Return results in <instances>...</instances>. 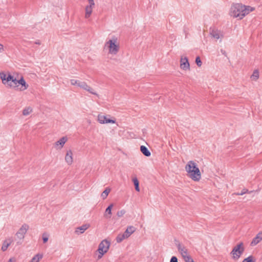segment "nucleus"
Listing matches in <instances>:
<instances>
[{"label":"nucleus","mask_w":262,"mask_h":262,"mask_svg":"<svg viewBox=\"0 0 262 262\" xmlns=\"http://www.w3.org/2000/svg\"><path fill=\"white\" fill-rule=\"evenodd\" d=\"M254 10V7L237 3L231 6L229 14L231 17L242 19Z\"/></svg>","instance_id":"f257e3e1"},{"label":"nucleus","mask_w":262,"mask_h":262,"mask_svg":"<svg viewBox=\"0 0 262 262\" xmlns=\"http://www.w3.org/2000/svg\"><path fill=\"white\" fill-rule=\"evenodd\" d=\"M4 51V47L0 43V53H2Z\"/></svg>","instance_id":"4c0bfd02"},{"label":"nucleus","mask_w":262,"mask_h":262,"mask_svg":"<svg viewBox=\"0 0 262 262\" xmlns=\"http://www.w3.org/2000/svg\"><path fill=\"white\" fill-rule=\"evenodd\" d=\"M242 262H254L252 256H249L245 258Z\"/></svg>","instance_id":"473e14b6"},{"label":"nucleus","mask_w":262,"mask_h":262,"mask_svg":"<svg viewBox=\"0 0 262 262\" xmlns=\"http://www.w3.org/2000/svg\"><path fill=\"white\" fill-rule=\"evenodd\" d=\"M7 262H15V259L14 258H10Z\"/></svg>","instance_id":"58836bf2"},{"label":"nucleus","mask_w":262,"mask_h":262,"mask_svg":"<svg viewBox=\"0 0 262 262\" xmlns=\"http://www.w3.org/2000/svg\"><path fill=\"white\" fill-rule=\"evenodd\" d=\"M247 192H248V190L244 189L241 191V192H239V193L237 192V193H235V194L237 195H243L245 194V193H246Z\"/></svg>","instance_id":"f704fd0d"},{"label":"nucleus","mask_w":262,"mask_h":262,"mask_svg":"<svg viewBox=\"0 0 262 262\" xmlns=\"http://www.w3.org/2000/svg\"><path fill=\"white\" fill-rule=\"evenodd\" d=\"M97 120L101 124L116 123V120L114 118H111L110 115H105L102 113L98 115Z\"/></svg>","instance_id":"0eeeda50"},{"label":"nucleus","mask_w":262,"mask_h":262,"mask_svg":"<svg viewBox=\"0 0 262 262\" xmlns=\"http://www.w3.org/2000/svg\"><path fill=\"white\" fill-rule=\"evenodd\" d=\"M135 228L133 226H128L124 232L129 237L135 231Z\"/></svg>","instance_id":"4be33fe9"},{"label":"nucleus","mask_w":262,"mask_h":262,"mask_svg":"<svg viewBox=\"0 0 262 262\" xmlns=\"http://www.w3.org/2000/svg\"><path fill=\"white\" fill-rule=\"evenodd\" d=\"M88 2H89V4L88 5H90V6H92L94 7L95 3H94V0H88Z\"/></svg>","instance_id":"e433bc0d"},{"label":"nucleus","mask_w":262,"mask_h":262,"mask_svg":"<svg viewBox=\"0 0 262 262\" xmlns=\"http://www.w3.org/2000/svg\"><path fill=\"white\" fill-rule=\"evenodd\" d=\"M259 77V72L258 70H254L251 78L252 80H256Z\"/></svg>","instance_id":"cd10ccee"},{"label":"nucleus","mask_w":262,"mask_h":262,"mask_svg":"<svg viewBox=\"0 0 262 262\" xmlns=\"http://www.w3.org/2000/svg\"><path fill=\"white\" fill-rule=\"evenodd\" d=\"M133 182L135 185V189L137 191H140L139 188V183L137 178H134L133 179Z\"/></svg>","instance_id":"bb28decb"},{"label":"nucleus","mask_w":262,"mask_h":262,"mask_svg":"<svg viewBox=\"0 0 262 262\" xmlns=\"http://www.w3.org/2000/svg\"><path fill=\"white\" fill-rule=\"evenodd\" d=\"M212 37L217 40L221 39V40L224 37V33L220 30L217 29H212L210 33Z\"/></svg>","instance_id":"9d476101"},{"label":"nucleus","mask_w":262,"mask_h":262,"mask_svg":"<svg viewBox=\"0 0 262 262\" xmlns=\"http://www.w3.org/2000/svg\"><path fill=\"white\" fill-rule=\"evenodd\" d=\"M120 42L118 38L115 36L108 39L104 43V49L107 51L108 54L116 55L120 51Z\"/></svg>","instance_id":"f03ea898"},{"label":"nucleus","mask_w":262,"mask_h":262,"mask_svg":"<svg viewBox=\"0 0 262 262\" xmlns=\"http://www.w3.org/2000/svg\"><path fill=\"white\" fill-rule=\"evenodd\" d=\"M178 251L183 258L189 255L187 248L184 245L179 244L177 246Z\"/></svg>","instance_id":"f8f14e48"},{"label":"nucleus","mask_w":262,"mask_h":262,"mask_svg":"<svg viewBox=\"0 0 262 262\" xmlns=\"http://www.w3.org/2000/svg\"><path fill=\"white\" fill-rule=\"evenodd\" d=\"M73 162V154L71 150L67 151V164L71 165Z\"/></svg>","instance_id":"6ab92c4d"},{"label":"nucleus","mask_w":262,"mask_h":262,"mask_svg":"<svg viewBox=\"0 0 262 262\" xmlns=\"http://www.w3.org/2000/svg\"><path fill=\"white\" fill-rule=\"evenodd\" d=\"M125 212H126V211L125 210L122 209L117 212V215L118 217H122V216H123L125 214Z\"/></svg>","instance_id":"7c9ffc66"},{"label":"nucleus","mask_w":262,"mask_h":262,"mask_svg":"<svg viewBox=\"0 0 262 262\" xmlns=\"http://www.w3.org/2000/svg\"><path fill=\"white\" fill-rule=\"evenodd\" d=\"M124 239V238H123V236H122V234H118V236H117L116 238V242L118 243H121Z\"/></svg>","instance_id":"c85d7f7f"},{"label":"nucleus","mask_w":262,"mask_h":262,"mask_svg":"<svg viewBox=\"0 0 262 262\" xmlns=\"http://www.w3.org/2000/svg\"><path fill=\"white\" fill-rule=\"evenodd\" d=\"M90 227L89 224H84L80 227L76 228L75 232L78 234L83 233Z\"/></svg>","instance_id":"aec40b11"},{"label":"nucleus","mask_w":262,"mask_h":262,"mask_svg":"<svg viewBox=\"0 0 262 262\" xmlns=\"http://www.w3.org/2000/svg\"><path fill=\"white\" fill-rule=\"evenodd\" d=\"M110 243L106 239L103 240L99 245L98 251L99 255L98 258L100 259L102 256L106 253L110 247Z\"/></svg>","instance_id":"423d86ee"},{"label":"nucleus","mask_w":262,"mask_h":262,"mask_svg":"<svg viewBox=\"0 0 262 262\" xmlns=\"http://www.w3.org/2000/svg\"><path fill=\"white\" fill-rule=\"evenodd\" d=\"M221 52H222V53L223 54H224V52H223V50H221Z\"/></svg>","instance_id":"a19ab883"},{"label":"nucleus","mask_w":262,"mask_h":262,"mask_svg":"<svg viewBox=\"0 0 262 262\" xmlns=\"http://www.w3.org/2000/svg\"><path fill=\"white\" fill-rule=\"evenodd\" d=\"M29 228V225L25 224H23L16 233L17 237L20 239H24Z\"/></svg>","instance_id":"6e6552de"},{"label":"nucleus","mask_w":262,"mask_h":262,"mask_svg":"<svg viewBox=\"0 0 262 262\" xmlns=\"http://www.w3.org/2000/svg\"><path fill=\"white\" fill-rule=\"evenodd\" d=\"M0 78L2 81L3 84L4 85H7L10 88L13 86L12 84V82H9L8 79V75H7L6 73L3 72H0Z\"/></svg>","instance_id":"9b49d317"},{"label":"nucleus","mask_w":262,"mask_h":262,"mask_svg":"<svg viewBox=\"0 0 262 262\" xmlns=\"http://www.w3.org/2000/svg\"><path fill=\"white\" fill-rule=\"evenodd\" d=\"M110 191L111 189L110 188H106L101 193L102 198L103 200L107 198Z\"/></svg>","instance_id":"393cba45"},{"label":"nucleus","mask_w":262,"mask_h":262,"mask_svg":"<svg viewBox=\"0 0 262 262\" xmlns=\"http://www.w3.org/2000/svg\"><path fill=\"white\" fill-rule=\"evenodd\" d=\"M244 243L243 242L238 243L233 247L230 253L232 258L235 260L238 259L241 255L244 253Z\"/></svg>","instance_id":"39448f33"},{"label":"nucleus","mask_w":262,"mask_h":262,"mask_svg":"<svg viewBox=\"0 0 262 262\" xmlns=\"http://www.w3.org/2000/svg\"><path fill=\"white\" fill-rule=\"evenodd\" d=\"M195 62L199 67H201L202 66V61L200 57L198 56L196 58Z\"/></svg>","instance_id":"72a5a7b5"},{"label":"nucleus","mask_w":262,"mask_h":262,"mask_svg":"<svg viewBox=\"0 0 262 262\" xmlns=\"http://www.w3.org/2000/svg\"><path fill=\"white\" fill-rule=\"evenodd\" d=\"M48 237L49 235L46 233H45L42 234V239L44 243H46L48 241Z\"/></svg>","instance_id":"2f4dec72"},{"label":"nucleus","mask_w":262,"mask_h":262,"mask_svg":"<svg viewBox=\"0 0 262 262\" xmlns=\"http://www.w3.org/2000/svg\"><path fill=\"white\" fill-rule=\"evenodd\" d=\"M140 150L142 153L146 157H149L151 155L150 152L148 150L147 148L144 145L141 146Z\"/></svg>","instance_id":"b1692460"},{"label":"nucleus","mask_w":262,"mask_h":262,"mask_svg":"<svg viewBox=\"0 0 262 262\" xmlns=\"http://www.w3.org/2000/svg\"><path fill=\"white\" fill-rule=\"evenodd\" d=\"M262 241V231L257 233L256 236L252 239L250 245L251 246H255L259 243Z\"/></svg>","instance_id":"4468645a"},{"label":"nucleus","mask_w":262,"mask_h":262,"mask_svg":"<svg viewBox=\"0 0 262 262\" xmlns=\"http://www.w3.org/2000/svg\"><path fill=\"white\" fill-rule=\"evenodd\" d=\"M32 112V108L31 107H27L23 111L24 116H28Z\"/></svg>","instance_id":"a878e982"},{"label":"nucleus","mask_w":262,"mask_h":262,"mask_svg":"<svg viewBox=\"0 0 262 262\" xmlns=\"http://www.w3.org/2000/svg\"><path fill=\"white\" fill-rule=\"evenodd\" d=\"M70 82L72 85L82 89L91 94L99 97V95L95 90L91 86L89 85L85 81H80L76 79H72L70 80Z\"/></svg>","instance_id":"20e7f679"},{"label":"nucleus","mask_w":262,"mask_h":262,"mask_svg":"<svg viewBox=\"0 0 262 262\" xmlns=\"http://www.w3.org/2000/svg\"><path fill=\"white\" fill-rule=\"evenodd\" d=\"M180 68L181 69L186 71L190 69V64L188 59L186 56H181L180 60Z\"/></svg>","instance_id":"1a4fd4ad"},{"label":"nucleus","mask_w":262,"mask_h":262,"mask_svg":"<svg viewBox=\"0 0 262 262\" xmlns=\"http://www.w3.org/2000/svg\"><path fill=\"white\" fill-rule=\"evenodd\" d=\"M170 262H178V259L176 256H172L171 258Z\"/></svg>","instance_id":"c9c22d12"},{"label":"nucleus","mask_w":262,"mask_h":262,"mask_svg":"<svg viewBox=\"0 0 262 262\" xmlns=\"http://www.w3.org/2000/svg\"><path fill=\"white\" fill-rule=\"evenodd\" d=\"M43 255L41 253H37L35 255L29 262H39L42 258Z\"/></svg>","instance_id":"5701e85b"},{"label":"nucleus","mask_w":262,"mask_h":262,"mask_svg":"<svg viewBox=\"0 0 262 262\" xmlns=\"http://www.w3.org/2000/svg\"><path fill=\"white\" fill-rule=\"evenodd\" d=\"M94 7V6H90V5H88L85 7V18H88L91 16Z\"/></svg>","instance_id":"412c9836"},{"label":"nucleus","mask_w":262,"mask_h":262,"mask_svg":"<svg viewBox=\"0 0 262 262\" xmlns=\"http://www.w3.org/2000/svg\"><path fill=\"white\" fill-rule=\"evenodd\" d=\"M122 235L123 236L124 239L128 237V236H127V235H126L124 233H122Z\"/></svg>","instance_id":"ea45409f"},{"label":"nucleus","mask_w":262,"mask_h":262,"mask_svg":"<svg viewBox=\"0 0 262 262\" xmlns=\"http://www.w3.org/2000/svg\"><path fill=\"white\" fill-rule=\"evenodd\" d=\"M18 84L21 85L19 89L20 91H24L27 90L29 87V85L26 83L23 76L19 79Z\"/></svg>","instance_id":"2eb2a0df"},{"label":"nucleus","mask_w":262,"mask_h":262,"mask_svg":"<svg viewBox=\"0 0 262 262\" xmlns=\"http://www.w3.org/2000/svg\"><path fill=\"white\" fill-rule=\"evenodd\" d=\"M9 82H12V84L13 85L12 88H14L17 86V84H18L19 79L17 80L14 76H12L10 74H8V79Z\"/></svg>","instance_id":"a211bd4d"},{"label":"nucleus","mask_w":262,"mask_h":262,"mask_svg":"<svg viewBox=\"0 0 262 262\" xmlns=\"http://www.w3.org/2000/svg\"><path fill=\"white\" fill-rule=\"evenodd\" d=\"M66 143V139L64 137L62 138L55 144V148L58 150L61 149Z\"/></svg>","instance_id":"dca6fc26"},{"label":"nucleus","mask_w":262,"mask_h":262,"mask_svg":"<svg viewBox=\"0 0 262 262\" xmlns=\"http://www.w3.org/2000/svg\"><path fill=\"white\" fill-rule=\"evenodd\" d=\"M183 258L185 262H194L189 254Z\"/></svg>","instance_id":"c756f323"},{"label":"nucleus","mask_w":262,"mask_h":262,"mask_svg":"<svg viewBox=\"0 0 262 262\" xmlns=\"http://www.w3.org/2000/svg\"><path fill=\"white\" fill-rule=\"evenodd\" d=\"M188 176L194 181H199L201 178V173L196 164L193 161H189L185 166Z\"/></svg>","instance_id":"7ed1b4c3"},{"label":"nucleus","mask_w":262,"mask_h":262,"mask_svg":"<svg viewBox=\"0 0 262 262\" xmlns=\"http://www.w3.org/2000/svg\"><path fill=\"white\" fill-rule=\"evenodd\" d=\"M12 243L13 239L12 238H6L3 242L1 247V250L3 252L6 251L9 247V246H10Z\"/></svg>","instance_id":"ddd939ff"},{"label":"nucleus","mask_w":262,"mask_h":262,"mask_svg":"<svg viewBox=\"0 0 262 262\" xmlns=\"http://www.w3.org/2000/svg\"><path fill=\"white\" fill-rule=\"evenodd\" d=\"M113 206V204H111L106 208L104 213V217L106 219L111 218L112 215V209Z\"/></svg>","instance_id":"f3484780"}]
</instances>
